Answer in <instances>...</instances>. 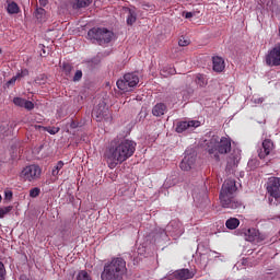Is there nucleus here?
Here are the masks:
<instances>
[{"mask_svg":"<svg viewBox=\"0 0 280 280\" xmlns=\"http://www.w3.org/2000/svg\"><path fill=\"white\" fill-rule=\"evenodd\" d=\"M116 84L120 91L128 93V91H132V89L139 84V75L127 73L122 79L118 80Z\"/></svg>","mask_w":280,"mask_h":280,"instance_id":"obj_8","label":"nucleus"},{"mask_svg":"<svg viewBox=\"0 0 280 280\" xmlns=\"http://www.w3.org/2000/svg\"><path fill=\"white\" fill-rule=\"evenodd\" d=\"M39 4L43 5V8H45V5H47V0H39Z\"/></svg>","mask_w":280,"mask_h":280,"instance_id":"obj_45","label":"nucleus"},{"mask_svg":"<svg viewBox=\"0 0 280 280\" xmlns=\"http://www.w3.org/2000/svg\"><path fill=\"white\" fill-rule=\"evenodd\" d=\"M38 196H40V188L35 187L30 190L31 198H38Z\"/></svg>","mask_w":280,"mask_h":280,"instance_id":"obj_35","label":"nucleus"},{"mask_svg":"<svg viewBox=\"0 0 280 280\" xmlns=\"http://www.w3.org/2000/svg\"><path fill=\"white\" fill-rule=\"evenodd\" d=\"M192 196H196V192H194Z\"/></svg>","mask_w":280,"mask_h":280,"instance_id":"obj_47","label":"nucleus"},{"mask_svg":"<svg viewBox=\"0 0 280 280\" xmlns=\"http://www.w3.org/2000/svg\"><path fill=\"white\" fill-rule=\"evenodd\" d=\"M137 142L130 139L114 140L106 149L104 159L109 170H115L117 165H121L135 154Z\"/></svg>","mask_w":280,"mask_h":280,"instance_id":"obj_1","label":"nucleus"},{"mask_svg":"<svg viewBox=\"0 0 280 280\" xmlns=\"http://www.w3.org/2000/svg\"><path fill=\"white\" fill-rule=\"evenodd\" d=\"M200 121L198 120H184L177 122L176 132L182 133L185 130H194V128H199Z\"/></svg>","mask_w":280,"mask_h":280,"instance_id":"obj_13","label":"nucleus"},{"mask_svg":"<svg viewBox=\"0 0 280 280\" xmlns=\"http://www.w3.org/2000/svg\"><path fill=\"white\" fill-rule=\"evenodd\" d=\"M16 80H19V79L16 75H14V77H12L11 80L8 81V84H14V82H16Z\"/></svg>","mask_w":280,"mask_h":280,"instance_id":"obj_44","label":"nucleus"},{"mask_svg":"<svg viewBox=\"0 0 280 280\" xmlns=\"http://www.w3.org/2000/svg\"><path fill=\"white\" fill-rule=\"evenodd\" d=\"M195 14L196 13H194V12H186V13H183V16H185V19H191V18H194Z\"/></svg>","mask_w":280,"mask_h":280,"instance_id":"obj_43","label":"nucleus"},{"mask_svg":"<svg viewBox=\"0 0 280 280\" xmlns=\"http://www.w3.org/2000/svg\"><path fill=\"white\" fill-rule=\"evenodd\" d=\"M35 16L37 21H40V22L45 21V9L43 8L36 9Z\"/></svg>","mask_w":280,"mask_h":280,"instance_id":"obj_28","label":"nucleus"},{"mask_svg":"<svg viewBox=\"0 0 280 280\" xmlns=\"http://www.w3.org/2000/svg\"><path fill=\"white\" fill-rule=\"evenodd\" d=\"M92 117L96 119V121H112L113 116H110V110L104 103L98 104L92 110Z\"/></svg>","mask_w":280,"mask_h":280,"instance_id":"obj_9","label":"nucleus"},{"mask_svg":"<svg viewBox=\"0 0 280 280\" xmlns=\"http://www.w3.org/2000/svg\"><path fill=\"white\" fill-rule=\"evenodd\" d=\"M160 280H175L174 273L173 272H168L166 276H164Z\"/></svg>","mask_w":280,"mask_h":280,"instance_id":"obj_40","label":"nucleus"},{"mask_svg":"<svg viewBox=\"0 0 280 280\" xmlns=\"http://www.w3.org/2000/svg\"><path fill=\"white\" fill-rule=\"evenodd\" d=\"M194 271L189 269H178L173 272V277L175 280H188L194 279Z\"/></svg>","mask_w":280,"mask_h":280,"instance_id":"obj_17","label":"nucleus"},{"mask_svg":"<svg viewBox=\"0 0 280 280\" xmlns=\"http://www.w3.org/2000/svg\"><path fill=\"white\" fill-rule=\"evenodd\" d=\"M0 280H5V266L0 261Z\"/></svg>","mask_w":280,"mask_h":280,"instance_id":"obj_37","label":"nucleus"},{"mask_svg":"<svg viewBox=\"0 0 280 280\" xmlns=\"http://www.w3.org/2000/svg\"><path fill=\"white\" fill-rule=\"evenodd\" d=\"M185 233V229L183 228V223L178 220H172L165 228V230L160 229L156 232L155 240L159 242L162 240L163 242H166L167 236L170 235L174 240H177V237H180Z\"/></svg>","mask_w":280,"mask_h":280,"instance_id":"obj_5","label":"nucleus"},{"mask_svg":"<svg viewBox=\"0 0 280 280\" xmlns=\"http://www.w3.org/2000/svg\"><path fill=\"white\" fill-rule=\"evenodd\" d=\"M267 191L272 198H280V178L271 177L267 183Z\"/></svg>","mask_w":280,"mask_h":280,"instance_id":"obj_11","label":"nucleus"},{"mask_svg":"<svg viewBox=\"0 0 280 280\" xmlns=\"http://www.w3.org/2000/svg\"><path fill=\"white\" fill-rule=\"evenodd\" d=\"M235 191H237L235 179H226L222 185L219 197L223 209H233L237 211L244 209V203L235 199Z\"/></svg>","mask_w":280,"mask_h":280,"instance_id":"obj_2","label":"nucleus"},{"mask_svg":"<svg viewBox=\"0 0 280 280\" xmlns=\"http://www.w3.org/2000/svg\"><path fill=\"white\" fill-rule=\"evenodd\" d=\"M93 0H77V8H89Z\"/></svg>","mask_w":280,"mask_h":280,"instance_id":"obj_30","label":"nucleus"},{"mask_svg":"<svg viewBox=\"0 0 280 280\" xmlns=\"http://www.w3.org/2000/svg\"><path fill=\"white\" fill-rule=\"evenodd\" d=\"M82 80V70H78L73 77V82H80Z\"/></svg>","mask_w":280,"mask_h":280,"instance_id":"obj_38","label":"nucleus"},{"mask_svg":"<svg viewBox=\"0 0 280 280\" xmlns=\"http://www.w3.org/2000/svg\"><path fill=\"white\" fill-rule=\"evenodd\" d=\"M36 128H42L43 130H46L49 132V135H58L60 132V128L58 127H42V126H36Z\"/></svg>","mask_w":280,"mask_h":280,"instance_id":"obj_26","label":"nucleus"},{"mask_svg":"<svg viewBox=\"0 0 280 280\" xmlns=\"http://www.w3.org/2000/svg\"><path fill=\"white\" fill-rule=\"evenodd\" d=\"M252 102L254 104H261L264 102V98L262 97H253Z\"/></svg>","mask_w":280,"mask_h":280,"instance_id":"obj_41","label":"nucleus"},{"mask_svg":"<svg viewBox=\"0 0 280 280\" xmlns=\"http://www.w3.org/2000/svg\"><path fill=\"white\" fill-rule=\"evenodd\" d=\"M62 71L63 73H66V75H71V71H73V67H71V63L63 62Z\"/></svg>","mask_w":280,"mask_h":280,"instance_id":"obj_31","label":"nucleus"},{"mask_svg":"<svg viewBox=\"0 0 280 280\" xmlns=\"http://www.w3.org/2000/svg\"><path fill=\"white\" fill-rule=\"evenodd\" d=\"M189 39H185V37H182L178 42L179 47H187L189 45Z\"/></svg>","mask_w":280,"mask_h":280,"instance_id":"obj_39","label":"nucleus"},{"mask_svg":"<svg viewBox=\"0 0 280 280\" xmlns=\"http://www.w3.org/2000/svg\"><path fill=\"white\" fill-rule=\"evenodd\" d=\"M10 211H12V206L0 208V218L1 219L5 218V215H8V213H10Z\"/></svg>","mask_w":280,"mask_h":280,"instance_id":"obj_33","label":"nucleus"},{"mask_svg":"<svg viewBox=\"0 0 280 280\" xmlns=\"http://www.w3.org/2000/svg\"><path fill=\"white\" fill-rule=\"evenodd\" d=\"M194 165H196V156L189 154V155L184 156V159L182 160V162L179 164V167L184 172H189V170H192Z\"/></svg>","mask_w":280,"mask_h":280,"instance_id":"obj_15","label":"nucleus"},{"mask_svg":"<svg viewBox=\"0 0 280 280\" xmlns=\"http://www.w3.org/2000/svg\"><path fill=\"white\" fill-rule=\"evenodd\" d=\"M13 104L20 106V108H25L26 110H34V103L25 98L14 97Z\"/></svg>","mask_w":280,"mask_h":280,"instance_id":"obj_18","label":"nucleus"},{"mask_svg":"<svg viewBox=\"0 0 280 280\" xmlns=\"http://www.w3.org/2000/svg\"><path fill=\"white\" fill-rule=\"evenodd\" d=\"M43 174V168L36 164H31L25 166L20 176L23 178V180H26V183H34L40 178V175Z\"/></svg>","mask_w":280,"mask_h":280,"instance_id":"obj_7","label":"nucleus"},{"mask_svg":"<svg viewBox=\"0 0 280 280\" xmlns=\"http://www.w3.org/2000/svg\"><path fill=\"white\" fill-rule=\"evenodd\" d=\"M226 229H230V231H235L236 228L240 226V219L237 218H230L225 222Z\"/></svg>","mask_w":280,"mask_h":280,"instance_id":"obj_24","label":"nucleus"},{"mask_svg":"<svg viewBox=\"0 0 280 280\" xmlns=\"http://www.w3.org/2000/svg\"><path fill=\"white\" fill-rule=\"evenodd\" d=\"M25 75H30V71L27 69H24L21 72H18L15 78H18V80H21V78H25Z\"/></svg>","mask_w":280,"mask_h":280,"instance_id":"obj_36","label":"nucleus"},{"mask_svg":"<svg viewBox=\"0 0 280 280\" xmlns=\"http://www.w3.org/2000/svg\"><path fill=\"white\" fill-rule=\"evenodd\" d=\"M196 84H198V86H206L207 80L205 79V75L197 74V77H196Z\"/></svg>","mask_w":280,"mask_h":280,"instance_id":"obj_32","label":"nucleus"},{"mask_svg":"<svg viewBox=\"0 0 280 280\" xmlns=\"http://www.w3.org/2000/svg\"><path fill=\"white\" fill-rule=\"evenodd\" d=\"M1 51H2V50H1V48H0V54H1Z\"/></svg>","mask_w":280,"mask_h":280,"instance_id":"obj_48","label":"nucleus"},{"mask_svg":"<svg viewBox=\"0 0 280 280\" xmlns=\"http://www.w3.org/2000/svg\"><path fill=\"white\" fill-rule=\"evenodd\" d=\"M139 11L137 8L127 9V25H135Z\"/></svg>","mask_w":280,"mask_h":280,"instance_id":"obj_20","label":"nucleus"},{"mask_svg":"<svg viewBox=\"0 0 280 280\" xmlns=\"http://www.w3.org/2000/svg\"><path fill=\"white\" fill-rule=\"evenodd\" d=\"M197 250L201 257V259H205V257H208V259H218L219 257H221L222 255L218 252H213L211 249H207L206 253H202V247L200 245H198Z\"/></svg>","mask_w":280,"mask_h":280,"instance_id":"obj_19","label":"nucleus"},{"mask_svg":"<svg viewBox=\"0 0 280 280\" xmlns=\"http://www.w3.org/2000/svg\"><path fill=\"white\" fill-rule=\"evenodd\" d=\"M176 73V69L168 67L161 70V74L164 75V78H167V75H174Z\"/></svg>","mask_w":280,"mask_h":280,"instance_id":"obj_27","label":"nucleus"},{"mask_svg":"<svg viewBox=\"0 0 280 280\" xmlns=\"http://www.w3.org/2000/svg\"><path fill=\"white\" fill-rule=\"evenodd\" d=\"M126 272H128V268H126V260L121 257H115L104 265L101 279L124 280Z\"/></svg>","mask_w":280,"mask_h":280,"instance_id":"obj_3","label":"nucleus"},{"mask_svg":"<svg viewBox=\"0 0 280 280\" xmlns=\"http://www.w3.org/2000/svg\"><path fill=\"white\" fill-rule=\"evenodd\" d=\"M167 113V106L163 103H158L153 108H152V115L154 117H163Z\"/></svg>","mask_w":280,"mask_h":280,"instance_id":"obj_22","label":"nucleus"},{"mask_svg":"<svg viewBox=\"0 0 280 280\" xmlns=\"http://www.w3.org/2000/svg\"><path fill=\"white\" fill-rule=\"evenodd\" d=\"M246 242H252L254 244H260L264 242L265 237L256 229H248L244 232Z\"/></svg>","mask_w":280,"mask_h":280,"instance_id":"obj_12","label":"nucleus"},{"mask_svg":"<svg viewBox=\"0 0 280 280\" xmlns=\"http://www.w3.org/2000/svg\"><path fill=\"white\" fill-rule=\"evenodd\" d=\"M77 280H91V276L85 270H81L77 277Z\"/></svg>","mask_w":280,"mask_h":280,"instance_id":"obj_34","label":"nucleus"},{"mask_svg":"<svg viewBox=\"0 0 280 280\" xmlns=\"http://www.w3.org/2000/svg\"><path fill=\"white\" fill-rule=\"evenodd\" d=\"M241 160H242V150L234 149L228 160V168L233 170V167H237Z\"/></svg>","mask_w":280,"mask_h":280,"instance_id":"obj_14","label":"nucleus"},{"mask_svg":"<svg viewBox=\"0 0 280 280\" xmlns=\"http://www.w3.org/2000/svg\"><path fill=\"white\" fill-rule=\"evenodd\" d=\"M4 198H5V200H12V191L11 190H7L4 192Z\"/></svg>","mask_w":280,"mask_h":280,"instance_id":"obj_42","label":"nucleus"},{"mask_svg":"<svg viewBox=\"0 0 280 280\" xmlns=\"http://www.w3.org/2000/svg\"><path fill=\"white\" fill-rule=\"evenodd\" d=\"M266 65H268V67L280 66V43L266 55Z\"/></svg>","mask_w":280,"mask_h":280,"instance_id":"obj_10","label":"nucleus"},{"mask_svg":"<svg viewBox=\"0 0 280 280\" xmlns=\"http://www.w3.org/2000/svg\"><path fill=\"white\" fill-rule=\"evenodd\" d=\"M90 40H95L100 45H108L113 40L115 34L113 31L104 27L91 28L88 32Z\"/></svg>","mask_w":280,"mask_h":280,"instance_id":"obj_6","label":"nucleus"},{"mask_svg":"<svg viewBox=\"0 0 280 280\" xmlns=\"http://www.w3.org/2000/svg\"><path fill=\"white\" fill-rule=\"evenodd\" d=\"M63 167H65V162H62V161L57 162V164L55 165V167L51 171V175L58 176L60 174V172H62Z\"/></svg>","mask_w":280,"mask_h":280,"instance_id":"obj_25","label":"nucleus"},{"mask_svg":"<svg viewBox=\"0 0 280 280\" xmlns=\"http://www.w3.org/2000/svg\"><path fill=\"white\" fill-rule=\"evenodd\" d=\"M208 152L215 159L220 161L219 154H229L231 152V139L226 137L219 138L218 136H212L208 142Z\"/></svg>","mask_w":280,"mask_h":280,"instance_id":"obj_4","label":"nucleus"},{"mask_svg":"<svg viewBox=\"0 0 280 280\" xmlns=\"http://www.w3.org/2000/svg\"><path fill=\"white\" fill-rule=\"evenodd\" d=\"M190 95H191V90L182 91L180 92V97L182 98H179V102H187V100H189Z\"/></svg>","mask_w":280,"mask_h":280,"instance_id":"obj_29","label":"nucleus"},{"mask_svg":"<svg viewBox=\"0 0 280 280\" xmlns=\"http://www.w3.org/2000/svg\"><path fill=\"white\" fill-rule=\"evenodd\" d=\"M1 200H2V197H1V195H0V202H1Z\"/></svg>","mask_w":280,"mask_h":280,"instance_id":"obj_46","label":"nucleus"},{"mask_svg":"<svg viewBox=\"0 0 280 280\" xmlns=\"http://www.w3.org/2000/svg\"><path fill=\"white\" fill-rule=\"evenodd\" d=\"M275 150V144L272 143V140H265L262 142V148L258 151L259 159H266L270 152Z\"/></svg>","mask_w":280,"mask_h":280,"instance_id":"obj_16","label":"nucleus"},{"mask_svg":"<svg viewBox=\"0 0 280 280\" xmlns=\"http://www.w3.org/2000/svg\"><path fill=\"white\" fill-rule=\"evenodd\" d=\"M7 12L8 14H19L21 12V9L19 8V4L14 1H7Z\"/></svg>","mask_w":280,"mask_h":280,"instance_id":"obj_23","label":"nucleus"},{"mask_svg":"<svg viewBox=\"0 0 280 280\" xmlns=\"http://www.w3.org/2000/svg\"><path fill=\"white\" fill-rule=\"evenodd\" d=\"M212 65V69L217 73H222V71H224V59H222L221 57H213Z\"/></svg>","mask_w":280,"mask_h":280,"instance_id":"obj_21","label":"nucleus"}]
</instances>
